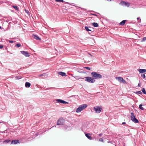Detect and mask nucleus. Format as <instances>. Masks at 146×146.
<instances>
[{
    "label": "nucleus",
    "instance_id": "2eb2a0df",
    "mask_svg": "<svg viewBox=\"0 0 146 146\" xmlns=\"http://www.w3.org/2000/svg\"><path fill=\"white\" fill-rule=\"evenodd\" d=\"M25 86L26 88H29V87L31 85V83L29 82H26L25 83Z\"/></svg>",
    "mask_w": 146,
    "mask_h": 146
},
{
    "label": "nucleus",
    "instance_id": "cd10ccee",
    "mask_svg": "<svg viewBox=\"0 0 146 146\" xmlns=\"http://www.w3.org/2000/svg\"><path fill=\"white\" fill-rule=\"evenodd\" d=\"M141 76L143 78H145V74H142L141 75Z\"/></svg>",
    "mask_w": 146,
    "mask_h": 146
},
{
    "label": "nucleus",
    "instance_id": "0eeeda50",
    "mask_svg": "<svg viewBox=\"0 0 146 146\" xmlns=\"http://www.w3.org/2000/svg\"><path fill=\"white\" fill-rule=\"evenodd\" d=\"M90 28H91V29H89V28L86 26L85 27V28L86 30L89 32V34H91L92 33V32H94V29L93 28H91L90 27Z\"/></svg>",
    "mask_w": 146,
    "mask_h": 146
},
{
    "label": "nucleus",
    "instance_id": "2f4dec72",
    "mask_svg": "<svg viewBox=\"0 0 146 146\" xmlns=\"http://www.w3.org/2000/svg\"><path fill=\"white\" fill-rule=\"evenodd\" d=\"M90 15H94V16H97V15H96V14H93V13H90Z\"/></svg>",
    "mask_w": 146,
    "mask_h": 146
},
{
    "label": "nucleus",
    "instance_id": "c756f323",
    "mask_svg": "<svg viewBox=\"0 0 146 146\" xmlns=\"http://www.w3.org/2000/svg\"><path fill=\"white\" fill-rule=\"evenodd\" d=\"M85 68L86 69L89 70H90L91 69V68H89L88 67H86Z\"/></svg>",
    "mask_w": 146,
    "mask_h": 146
},
{
    "label": "nucleus",
    "instance_id": "49530a36",
    "mask_svg": "<svg viewBox=\"0 0 146 146\" xmlns=\"http://www.w3.org/2000/svg\"><path fill=\"white\" fill-rule=\"evenodd\" d=\"M92 11H91L90 12H92Z\"/></svg>",
    "mask_w": 146,
    "mask_h": 146
},
{
    "label": "nucleus",
    "instance_id": "f3484780",
    "mask_svg": "<svg viewBox=\"0 0 146 146\" xmlns=\"http://www.w3.org/2000/svg\"><path fill=\"white\" fill-rule=\"evenodd\" d=\"M92 25L95 27H98V24L96 23H92Z\"/></svg>",
    "mask_w": 146,
    "mask_h": 146
},
{
    "label": "nucleus",
    "instance_id": "423d86ee",
    "mask_svg": "<svg viewBox=\"0 0 146 146\" xmlns=\"http://www.w3.org/2000/svg\"><path fill=\"white\" fill-rule=\"evenodd\" d=\"M64 122V120L62 118H60L57 121V124L58 125H63Z\"/></svg>",
    "mask_w": 146,
    "mask_h": 146
},
{
    "label": "nucleus",
    "instance_id": "39448f33",
    "mask_svg": "<svg viewBox=\"0 0 146 146\" xmlns=\"http://www.w3.org/2000/svg\"><path fill=\"white\" fill-rule=\"evenodd\" d=\"M116 79L118 80V81L120 83H123L124 84H127V82L125 81L123 78L120 77H116L115 78Z\"/></svg>",
    "mask_w": 146,
    "mask_h": 146
},
{
    "label": "nucleus",
    "instance_id": "dca6fc26",
    "mask_svg": "<svg viewBox=\"0 0 146 146\" xmlns=\"http://www.w3.org/2000/svg\"><path fill=\"white\" fill-rule=\"evenodd\" d=\"M126 21V20H124L122 21L119 24L121 25H124L125 23V21Z\"/></svg>",
    "mask_w": 146,
    "mask_h": 146
},
{
    "label": "nucleus",
    "instance_id": "c9c22d12",
    "mask_svg": "<svg viewBox=\"0 0 146 146\" xmlns=\"http://www.w3.org/2000/svg\"><path fill=\"white\" fill-rule=\"evenodd\" d=\"M102 133H100L99 134V136L100 137H101L102 135Z\"/></svg>",
    "mask_w": 146,
    "mask_h": 146
},
{
    "label": "nucleus",
    "instance_id": "393cba45",
    "mask_svg": "<svg viewBox=\"0 0 146 146\" xmlns=\"http://www.w3.org/2000/svg\"><path fill=\"white\" fill-rule=\"evenodd\" d=\"M13 7L16 10H18V8L17 6L14 5L13 6Z\"/></svg>",
    "mask_w": 146,
    "mask_h": 146
},
{
    "label": "nucleus",
    "instance_id": "5701e85b",
    "mask_svg": "<svg viewBox=\"0 0 146 146\" xmlns=\"http://www.w3.org/2000/svg\"><path fill=\"white\" fill-rule=\"evenodd\" d=\"M142 92L145 94H146V92L145 89L144 88H143L142 89Z\"/></svg>",
    "mask_w": 146,
    "mask_h": 146
},
{
    "label": "nucleus",
    "instance_id": "c85d7f7f",
    "mask_svg": "<svg viewBox=\"0 0 146 146\" xmlns=\"http://www.w3.org/2000/svg\"><path fill=\"white\" fill-rule=\"evenodd\" d=\"M15 41H13V40H9V42L11 43H13V42H15Z\"/></svg>",
    "mask_w": 146,
    "mask_h": 146
},
{
    "label": "nucleus",
    "instance_id": "4c0bfd02",
    "mask_svg": "<svg viewBox=\"0 0 146 146\" xmlns=\"http://www.w3.org/2000/svg\"><path fill=\"white\" fill-rule=\"evenodd\" d=\"M126 124V123L125 122H123L122 123V124Z\"/></svg>",
    "mask_w": 146,
    "mask_h": 146
},
{
    "label": "nucleus",
    "instance_id": "f8f14e48",
    "mask_svg": "<svg viewBox=\"0 0 146 146\" xmlns=\"http://www.w3.org/2000/svg\"><path fill=\"white\" fill-rule=\"evenodd\" d=\"M90 133H86L85 134L86 136L87 137V138L90 140H92V138L90 136Z\"/></svg>",
    "mask_w": 146,
    "mask_h": 146
},
{
    "label": "nucleus",
    "instance_id": "ea45409f",
    "mask_svg": "<svg viewBox=\"0 0 146 146\" xmlns=\"http://www.w3.org/2000/svg\"><path fill=\"white\" fill-rule=\"evenodd\" d=\"M112 143V142L108 141V143Z\"/></svg>",
    "mask_w": 146,
    "mask_h": 146
},
{
    "label": "nucleus",
    "instance_id": "aec40b11",
    "mask_svg": "<svg viewBox=\"0 0 146 146\" xmlns=\"http://www.w3.org/2000/svg\"><path fill=\"white\" fill-rule=\"evenodd\" d=\"M57 2H62V3H66L63 0H55Z\"/></svg>",
    "mask_w": 146,
    "mask_h": 146
},
{
    "label": "nucleus",
    "instance_id": "72a5a7b5",
    "mask_svg": "<svg viewBox=\"0 0 146 146\" xmlns=\"http://www.w3.org/2000/svg\"><path fill=\"white\" fill-rule=\"evenodd\" d=\"M25 11L27 13H29L28 11L27 10L25 9Z\"/></svg>",
    "mask_w": 146,
    "mask_h": 146
},
{
    "label": "nucleus",
    "instance_id": "9b49d317",
    "mask_svg": "<svg viewBox=\"0 0 146 146\" xmlns=\"http://www.w3.org/2000/svg\"><path fill=\"white\" fill-rule=\"evenodd\" d=\"M33 37L36 40H40L41 38L37 35H33Z\"/></svg>",
    "mask_w": 146,
    "mask_h": 146
},
{
    "label": "nucleus",
    "instance_id": "4be33fe9",
    "mask_svg": "<svg viewBox=\"0 0 146 146\" xmlns=\"http://www.w3.org/2000/svg\"><path fill=\"white\" fill-rule=\"evenodd\" d=\"M4 142H6V143H8L10 142V143H11V141H10V140L9 139H7L5 140L4 141Z\"/></svg>",
    "mask_w": 146,
    "mask_h": 146
},
{
    "label": "nucleus",
    "instance_id": "f704fd0d",
    "mask_svg": "<svg viewBox=\"0 0 146 146\" xmlns=\"http://www.w3.org/2000/svg\"><path fill=\"white\" fill-rule=\"evenodd\" d=\"M15 46L17 48H18V43H17L16 44Z\"/></svg>",
    "mask_w": 146,
    "mask_h": 146
},
{
    "label": "nucleus",
    "instance_id": "a19ab883",
    "mask_svg": "<svg viewBox=\"0 0 146 146\" xmlns=\"http://www.w3.org/2000/svg\"><path fill=\"white\" fill-rule=\"evenodd\" d=\"M21 46V44L19 43V47Z\"/></svg>",
    "mask_w": 146,
    "mask_h": 146
},
{
    "label": "nucleus",
    "instance_id": "e433bc0d",
    "mask_svg": "<svg viewBox=\"0 0 146 146\" xmlns=\"http://www.w3.org/2000/svg\"><path fill=\"white\" fill-rule=\"evenodd\" d=\"M15 78L16 79H17L18 78V76H17L15 77Z\"/></svg>",
    "mask_w": 146,
    "mask_h": 146
},
{
    "label": "nucleus",
    "instance_id": "a878e982",
    "mask_svg": "<svg viewBox=\"0 0 146 146\" xmlns=\"http://www.w3.org/2000/svg\"><path fill=\"white\" fill-rule=\"evenodd\" d=\"M130 5V4L129 3L126 2L124 6H127V7H129Z\"/></svg>",
    "mask_w": 146,
    "mask_h": 146
},
{
    "label": "nucleus",
    "instance_id": "b1692460",
    "mask_svg": "<svg viewBox=\"0 0 146 146\" xmlns=\"http://www.w3.org/2000/svg\"><path fill=\"white\" fill-rule=\"evenodd\" d=\"M99 141H101V142H103V143L104 142V140L102 138H100L99 139Z\"/></svg>",
    "mask_w": 146,
    "mask_h": 146
},
{
    "label": "nucleus",
    "instance_id": "f257e3e1",
    "mask_svg": "<svg viewBox=\"0 0 146 146\" xmlns=\"http://www.w3.org/2000/svg\"><path fill=\"white\" fill-rule=\"evenodd\" d=\"M92 77H86L84 78H82L84 79H85V80L89 83H94L95 80V79H98L102 78V75L96 72H93L91 73Z\"/></svg>",
    "mask_w": 146,
    "mask_h": 146
},
{
    "label": "nucleus",
    "instance_id": "7c9ffc66",
    "mask_svg": "<svg viewBox=\"0 0 146 146\" xmlns=\"http://www.w3.org/2000/svg\"><path fill=\"white\" fill-rule=\"evenodd\" d=\"M3 47V46L2 44L0 45V49H2Z\"/></svg>",
    "mask_w": 146,
    "mask_h": 146
},
{
    "label": "nucleus",
    "instance_id": "a18cd8bd",
    "mask_svg": "<svg viewBox=\"0 0 146 146\" xmlns=\"http://www.w3.org/2000/svg\"><path fill=\"white\" fill-rule=\"evenodd\" d=\"M1 27L0 26V29H1Z\"/></svg>",
    "mask_w": 146,
    "mask_h": 146
},
{
    "label": "nucleus",
    "instance_id": "1a4fd4ad",
    "mask_svg": "<svg viewBox=\"0 0 146 146\" xmlns=\"http://www.w3.org/2000/svg\"><path fill=\"white\" fill-rule=\"evenodd\" d=\"M56 101L58 103H60L62 104H68V102H67L64 100H62L61 99H57Z\"/></svg>",
    "mask_w": 146,
    "mask_h": 146
},
{
    "label": "nucleus",
    "instance_id": "473e14b6",
    "mask_svg": "<svg viewBox=\"0 0 146 146\" xmlns=\"http://www.w3.org/2000/svg\"><path fill=\"white\" fill-rule=\"evenodd\" d=\"M137 20H140V21H141V19L140 18H139V17H137ZM138 22H140V21H138Z\"/></svg>",
    "mask_w": 146,
    "mask_h": 146
},
{
    "label": "nucleus",
    "instance_id": "7ed1b4c3",
    "mask_svg": "<svg viewBox=\"0 0 146 146\" xmlns=\"http://www.w3.org/2000/svg\"><path fill=\"white\" fill-rule=\"evenodd\" d=\"M131 120L134 122L136 123L139 122V121L135 118L134 113L133 112L131 113Z\"/></svg>",
    "mask_w": 146,
    "mask_h": 146
},
{
    "label": "nucleus",
    "instance_id": "79ce46f5",
    "mask_svg": "<svg viewBox=\"0 0 146 146\" xmlns=\"http://www.w3.org/2000/svg\"><path fill=\"white\" fill-rule=\"evenodd\" d=\"M7 47L6 46H5V49L7 50Z\"/></svg>",
    "mask_w": 146,
    "mask_h": 146
},
{
    "label": "nucleus",
    "instance_id": "37998d69",
    "mask_svg": "<svg viewBox=\"0 0 146 146\" xmlns=\"http://www.w3.org/2000/svg\"><path fill=\"white\" fill-rule=\"evenodd\" d=\"M138 86H139V87L140 86V84H138Z\"/></svg>",
    "mask_w": 146,
    "mask_h": 146
},
{
    "label": "nucleus",
    "instance_id": "ddd939ff",
    "mask_svg": "<svg viewBox=\"0 0 146 146\" xmlns=\"http://www.w3.org/2000/svg\"><path fill=\"white\" fill-rule=\"evenodd\" d=\"M139 71L140 73H142L146 72V69H140L139 70Z\"/></svg>",
    "mask_w": 146,
    "mask_h": 146
},
{
    "label": "nucleus",
    "instance_id": "20e7f679",
    "mask_svg": "<svg viewBox=\"0 0 146 146\" xmlns=\"http://www.w3.org/2000/svg\"><path fill=\"white\" fill-rule=\"evenodd\" d=\"M94 111L95 113H99L101 111L102 109L101 107L99 106H96L94 107Z\"/></svg>",
    "mask_w": 146,
    "mask_h": 146
},
{
    "label": "nucleus",
    "instance_id": "f03ea898",
    "mask_svg": "<svg viewBox=\"0 0 146 146\" xmlns=\"http://www.w3.org/2000/svg\"><path fill=\"white\" fill-rule=\"evenodd\" d=\"M87 107L86 104H83L80 105L76 109V112L79 113L81 112L82 110L85 109Z\"/></svg>",
    "mask_w": 146,
    "mask_h": 146
},
{
    "label": "nucleus",
    "instance_id": "c03bdc74",
    "mask_svg": "<svg viewBox=\"0 0 146 146\" xmlns=\"http://www.w3.org/2000/svg\"><path fill=\"white\" fill-rule=\"evenodd\" d=\"M21 77L19 78V79H21Z\"/></svg>",
    "mask_w": 146,
    "mask_h": 146
},
{
    "label": "nucleus",
    "instance_id": "9d476101",
    "mask_svg": "<svg viewBox=\"0 0 146 146\" xmlns=\"http://www.w3.org/2000/svg\"><path fill=\"white\" fill-rule=\"evenodd\" d=\"M18 143V140H13L11 142L10 144H17Z\"/></svg>",
    "mask_w": 146,
    "mask_h": 146
},
{
    "label": "nucleus",
    "instance_id": "a211bd4d",
    "mask_svg": "<svg viewBox=\"0 0 146 146\" xmlns=\"http://www.w3.org/2000/svg\"><path fill=\"white\" fill-rule=\"evenodd\" d=\"M142 105L141 104H140L139 106V108L141 110H144V108L142 107Z\"/></svg>",
    "mask_w": 146,
    "mask_h": 146
},
{
    "label": "nucleus",
    "instance_id": "6e6552de",
    "mask_svg": "<svg viewBox=\"0 0 146 146\" xmlns=\"http://www.w3.org/2000/svg\"><path fill=\"white\" fill-rule=\"evenodd\" d=\"M21 53L26 57H29L30 56L29 53L27 51H20Z\"/></svg>",
    "mask_w": 146,
    "mask_h": 146
},
{
    "label": "nucleus",
    "instance_id": "bb28decb",
    "mask_svg": "<svg viewBox=\"0 0 146 146\" xmlns=\"http://www.w3.org/2000/svg\"><path fill=\"white\" fill-rule=\"evenodd\" d=\"M146 40V37H144L143 38L142 40H141V42H144Z\"/></svg>",
    "mask_w": 146,
    "mask_h": 146
},
{
    "label": "nucleus",
    "instance_id": "412c9836",
    "mask_svg": "<svg viewBox=\"0 0 146 146\" xmlns=\"http://www.w3.org/2000/svg\"><path fill=\"white\" fill-rule=\"evenodd\" d=\"M135 93L137 94L140 95H141L142 94V92L140 91L136 92H135Z\"/></svg>",
    "mask_w": 146,
    "mask_h": 146
},
{
    "label": "nucleus",
    "instance_id": "6ab92c4d",
    "mask_svg": "<svg viewBox=\"0 0 146 146\" xmlns=\"http://www.w3.org/2000/svg\"><path fill=\"white\" fill-rule=\"evenodd\" d=\"M125 3V2L123 1H121L120 3V4L123 6H124Z\"/></svg>",
    "mask_w": 146,
    "mask_h": 146
},
{
    "label": "nucleus",
    "instance_id": "58836bf2",
    "mask_svg": "<svg viewBox=\"0 0 146 146\" xmlns=\"http://www.w3.org/2000/svg\"><path fill=\"white\" fill-rule=\"evenodd\" d=\"M43 76V74H41L40 75V76Z\"/></svg>",
    "mask_w": 146,
    "mask_h": 146
},
{
    "label": "nucleus",
    "instance_id": "4468645a",
    "mask_svg": "<svg viewBox=\"0 0 146 146\" xmlns=\"http://www.w3.org/2000/svg\"><path fill=\"white\" fill-rule=\"evenodd\" d=\"M58 74L59 75H61V76H66V73H65L64 72H59L58 73Z\"/></svg>",
    "mask_w": 146,
    "mask_h": 146
}]
</instances>
